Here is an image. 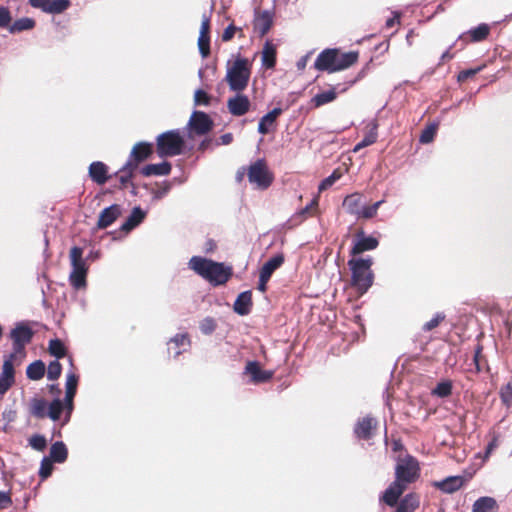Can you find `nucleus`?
I'll return each mask as SVG.
<instances>
[{
  "label": "nucleus",
  "mask_w": 512,
  "mask_h": 512,
  "mask_svg": "<svg viewBox=\"0 0 512 512\" xmlns=\"http://www.w3.org/2000/svg\"><path fill=\"white\" fill-rule=\"evenodd\" d=\"M71 5L70 0H49L46 12L48 14H60Z\"/></svg>",
  "instance_id": "nucleus-43"
},
{
  "label": "nucleus",
  "mask_w": 512,
  "mask_h": 512,
  "mask_svg": "<svg viewBox=\"0 0 512 512\" xmlns=\"http://www.w3.org/2000/svg\"><path fill=\"white\" fill-rule=\"evenodd\" d=\"M52 461L58 464L64 463L68 458V449L63 441H56L50 447L49 456Z\"/></svg>",
  "instance_id": "nucleus-30"
},
{
  "label": "nucleus",
  "mask_w": 512,
  "mask_h": 512,
  "mask_svg": "<svg viewBox=\"0 0 512 512\" xmlns=\"http://www.w3.org/2000/svg\"><path fill=\"white\" fill-rule=\"evenodd\" d=\"M370 126L371 127H370V130L368 131V133H366V135L363 137V139L358 144H356V146L354 147L355 152L359 151L360 149H362L364 147L370 146L377 141L378 124L374 120L370 123Z\"/></svg>",
  "instance_id": "nucleus-38"
},
{
  "label": "nucleus",
  "mask_w": 512,
  "mask_h": 512,
  "mask_svg": "<svg viewBox=\"0 0 512 512\" xmlns=\"http://www.w3.org/2000/svg\"><path fill=\"white\" fill-rule=\"evenodd\" d=\"M251 64L247 58L238 56L233 65L227 68L225 80L231 91L242 92L248 86Z\"/></svg>",
  "instance_id": "nucleus-4"
},
{
  "label": "nucleus",
  "mask_w": 512,
  "mask_h": 512,
  "mask_svg": "<svg viewBox=\"0 0 512 512\" xmlns=\"http://www.w3.org/2000/svg\"><path fill=\"white\" fill-rule=\"evenodd\" d=\"M190 129L189 136L194 133L202 136L207 134L213 128V121L209 115L202 111H194L187 124Z\"/></svg>",
  "instance_id": "nucleus-10"
},
{
  "label": "nucleus",
  "mask_w": 512,
  "mask_h": 512,
  "mask_svg": "<svg viewBox=\"0 0 512 512\" xmlns=\"http://www.w3.org/2000/svg\"><path fill=\"white\" fill-rule=\"evenodd\" d=\"M244 374L250 376V380L253 383H265L273 377V372L269 370H263L258 361H248Z\"/></svg>",
  "instance_id": "nucleus-16"
},
{
  "label": "nucleus",
  "mask_w": 512,
  "mask_h": 512,
  "mask_svg": "<svg viewBox=\"0 0 512 512\" xmlns=\"http://www.w3.org/2000/svg\"><path fill=\"white\" fill-rule=\"evenodd\" d=\"M385 202V200H379L370 206H363L361 209V217L365 219L373 218L379 209V207Z\"/></svg>",
  "instance_id": "nucleus-51"
},
{
  "label": "nucleus",
  "mask_w": 512,
  "mask_h": 512,
  "mask_svg": "<svg viewBox=\"0 0 512 512\" xmlns=\"http://www.w3.org/2000/svg\"><path fill=\"white\" fill-rule=\"evenodd\" d=\"M465 478L460 475L448 476L441 481H435L433 486L446 494H452L463 487Z\"/></svg>",
  "instance_id": "nucleus-18"
},
{
  "label": "nucleus",
  "mask_w": 512,
  "mask_h": 512,
  "mask_svg": "<svg viewBox=\"0 0 512 512\" xmlns=\"http://www.w3.org/2000/svg\"><path fill=\"white\" fill-rule=\"evenodd\" d=\"M498 505L494 498L483 496L478 498L472 507V512H497Z\"/></svg>",
  "instance_id": "nucleus-33"
},
{
  "label": "nucleus",
  "mask_w": 512,
  "mask_h": 512,
  "mask_svg": "<svg viewBox=\"0 0 512 512\" xmlns=\"http://www.w3.org/2000/svg\"><path fill=\"white\" fill-rule=\"evenodd\" d=\"M437 131V124L432 123L428 125L422 132L419 137V141L422 144H428L433 141Z\"/></svg>",
  "instance_id": "nucleus-48"
},
{
  "label": "nucleus",
  "mask_w": 512,
  "mask_h": 512,
  "mask_svg": "<svg viewBox=\"0 0 512 512\" xmlns=\"http://www.w3.org/2000/svg\"><path fill=\"white\" fill-rule=\"evenodd\" d=\"M269 277L267 275L260 272L259 274V281H258V290L261 292H265L267 289V283L269 281Z\"/></svg>",
  "instance_id": "nucleus-64"
},
{
  "label": "nucleus",
  "mask_w": 512,
  "mask_h": 512,
  "mask_svg": "<svg viewBox=\"0 0 512 512\" xmlns=\"http://www.w3.org/2000/svg\"><path fill=\"white\" fill-rule=\"evenodd\" d=\"M482 350H483L482 345L477 344L475 347L474 356H473V364L475 366L476 373H479L482 371V368H481Z\"/></svg>",
  "instance_id": "nucleus-59"
},
{
  "label": "nucleus",
  "mask_w": 512,
  "mask_h": 512,
  "mask_svg": "<svg viewBox=\"0 0 512 512\" xmlns=\"http://www.w3.org/2000/svg\"><path fill=\"white\" fill-rule=\"evenodd\" d=\"M36 25L34 19L29 17H23L15 20L13 23L11 22L8 26V30L11 34L20 33L23 31L32 30Z\"/></svg>",
  "instance_id": "nucleus-36"
},
{
  "label": "nucleus",
  "mask_w": 512,
  "mask_h": 512,
  "mask_svg": "<svg viewBox=\"0 0 512 512\" xmlns=\"http://www.w3.org/2000/svg\"><path fill=\"white\" fill-rule=\"evenodd\" d=\"M189 346L190 339L187 333L176 334L168 342V352H173V358H177Z\"/></svg>",
  "instance_id": "nucleus-23"
},
{
  "label": "nucleus",
  "mask_w": 512,
  "mask_h": 512,
  "mask_svg": "<svg viewBox=\"0 0 512 512\" xmlns=\"http://www.w3.org/2000/svg\"><path fill=\"white\" fill-rule=\"evenodd\" d=\"M283 263V254H276L264 263L260 272L267 275V277L271 278L274 271H276Z\"/></svg>",
  "instance_id": "nucleus-39"
},
{
  "label": "nucleus",
  "mask_w": 512,
  "mask_h": 512,
  "mask_svg": "<svg viewBox=\"0 0 512 512\" xmlns=\"http://www.w3.org/2000/svg\"><path fill=\"white\" fill-rule=\"evenodd\" d=\"M78 380H79L78 375H76L73 371H70L67 374L66 384H65L66 393H65L64 400H62L63 403L65 404L67 413L63 420V425L67 424L70 420V416L73 411V400H74V397L77 392Z\"/></svg>",
  "instance_id": "nucleus-12"
},
{
  "label": "nucleus",
  "mask_w": 512,
  "mask_h": 512,
  "mask_svg": "<svg viewBox=\"0 0 512 512\" xmlns=\"http://www.w3.org/2000/svg\"><path fill=\"white\" fill-rule=\"evenodd\" d=\"M34 336V331L25 322L16 323L10 331V338L13 341V352L25 355V346L29 344Z\"/></svg>",
  "instance_id": "nucleus-8"
},
{
  "label": "nucleus",
  "mask_w": 512,
  "mask_h": 512,
  "mask_svg": "<svg viewBox=\"0 0 512 512\" xmlns=\"http://www.w3.org/2000/svg\"><path fill=\"white\" fill-rule=\"evenodd\" d=\"M89 177L98 185L105 184L108 179V166L102 161H94L88 169Z\"/></svg>",
  "instance_id": "nucleus-21"
},
{
  "label": "nucleus",
  "mask_w": 512,
  "mask_h": 512,
  "mask_svg": "<svg viewBox=\"0 0 512 512\" xmlns=\"http://www.w3.org/2000/svg\"><path fill=\"white\" fill-rule=\"evenodd\" d=\"M340 177H341V173L338 170L333 171V173L331 175L324 178L320 182V184L318 186L319 191H324V190L330 188L337 180L340 179Z\"/></svg>",
  "instance_id": "nucleus-53"
},
{
  "label": "nucleus",
  "mask_w": 512,
  "mask_h": 512,
  "mask_svg": "<svg viewBox=\"0 0 512 512\" xmlns=\"http://www.w3.org/2000/svg\"><path fill=\"white\" fill-rule=\"evenodd\" d=\"M188 265L190 269L213 286L224 285L233 274L231 266L201 256H193Z\"/></svg>",
  "instance_id": "nucleus-1"
},
{
  "label": "nucleus",
  "mask_w": 512,
  "mask_h": 512,
  "mask_svg": "<svg viewBox=\"0 0 512 512\" xmlns=\"http://www.w3.org/2000/svg\"><path fill=\"white\" fill-rule=\"evenodd\" d=\"M29 445L36 451L42 452L47 447V440L41 434H34L29 438Z\"/></svg>",
  "instance_id": "nucleus-49"
},
{
  "label": "nucleus",
  "mask_w": 512,
  "mask_h": 512,
  "mask_svg": "<svg viewBox=\"0 0 512 512\" xmlns=\"http://www.w3.org/2000/svg\"><path fill=\"white\" fill-rule=\"evenodd\" d=\"M121 214L122 207L119 204H112L104 208L99 215L97 228L106 229L112 225Z\"/></svg>",
  "instance_id": "nucleus-17"
},
{
  "label": "nucleus",
  "mask_w": 512,
  "mask_h": 512,
  "mask_svg": "<svg viewBox=\"0 0 512 512\" xmlns=\"http://www.w3.org/2000/svg\"><path fill=\"white\" fill-rule=\"evenodd\" d=\"M395 507V512H414L419 507V498L414 493L406 494Z\"/></svg>",
  "instance_id": "nucleus-32"
},
{
  "label": "nucleus",
  "mask_w": 512,
  "mask_h": 512,
  "mask_svg": "<svg viewBox=\"0 0 512 512\" xmlns=\"http://www.w3.org/2000/svg\"><path fill=\"white\" fill-rule=\"evenodd\" d=\"M64 409H66L65 404L59 397H56L48 404L47 417L52 421H58Z\"/></svg>",
  "instance_id": "nucleus-41"
},
{
  "label": "nucleus",
  "mask_w": 512,
  "mask_h": 512,
  "mask_svg": "<svg viewBox=\"0 0 512 512\" xmlns=\"http://www.w3.org/2000/svg\"><path fill=\"white\" fill-rule=\"evenodd\" d=\"M62 372V365L58 360L51 361L47 369V378L49 380H57Z\"/></svg>",
  "instance_id": "nucleus-50"
},
{
  "label": "nucleus",
  "mask_w": 512,
  "mask_h": 512,
  "mask_svg": "<svg viewBox=\"0 0 512 512\" xmlns=\"http://www.w3.org/2000/svg\"><path fill=\"white\" fill-rule=\"evenodd\" d=\"M372 257L351 258L348 266L351 270V285L360 293H366L374 282V273L371 269Z\"/></svg>",
  "instance_id": "nucleus-3"
},
{
  "label": "nucleus",
  "mask_w": 512,
  "mask_h": 512,
  "mask_svg": "<svg viewBox=\"0 0 512 512\" xmlns=\"http://www.w3.org/2000/svg\"><path fill=\"white\" fill-rule=\"evenodd\" d=\"M194 102L195 105L208 106L210 104V97L204 90L197 89L194 93Z\"/></svg>",
  "instance_id": "nucleus-56"
},
{
  "label": "nucleus",
  "mask_w": 512,
  "mask_h": 512,
  "mask_svg": "<svg viewBox=\"0 0 512 512\" xmlns=\"http://www.w3.org/2000/svg\"><path fill=\"white\" fill-rule=\"evenodd\" d=\"M48 402L44 398L33 397L29 403L30 414L37 418L43 419L47 417Z\"/></svg>",
  "instance_id": "nucleus-31"
},
{
  "label": "nucleus",
  "mask_w": 512,
  "mask_h": 512,
  "mask_svg": "<svg viewBox=\"0 0 512 512\" xmlns=\"http://www.w3.org/2000/svg\"><path fill=\"white\" fill-rule=\"evenodd\" d=\"M379 246V240L371 235H366L363 230H359L354 235L353 246L350 249V255H360L366 251H372Z\"/></svg>",
  "instance_id": "nucleus-11"
},
{
  "label": "nucleus",
  "mask_w": 512,
  "mask_h": 512,
  "mask_svg": "<svg viewBox=\"0 0 512 512\" xmlns=\"http://www.w3.org/2000/svg\"><path fill=\"white\" fill-rule=\"evenodd\" d=\"M12 22V14L8 7L0 5V28H8Z\"/></svg>",
  "instance_id": "nucleus-54"
},
{
  "label": "nucleus",
  "mask_w": 512,
  "mask_h": 512,
  "mask_svg": "<svg viewBox=\"0 0 512 512\" xmlns=\"http://www.w3.org/2000/svg\"><path fill=\"white\" fill-rule=\"evenodd\" d=\"M237 29L238 28L233 24H229L222 34V40L225 42L230 41L234 37V34L237 31Z\"/></svg>",
  "instance_id": "nucleus-61"
},
{
  "label": "nucleus",
  "mask_w": 512,
  "mask_h": 512,
  "mask_svg": "<svg viewBox=\"0 0 512 512\" xmlns=\"http://www.w3.org/2000/svg\"><path fill=\"white\" fill-rule=\"evenodd\" d=\"M252 308V292L250 290L241 292L234 304L233 309L235 313L240 316L248 315L251 312Z\"/></svg>",
  "instance_id": "nucleus-24"
},
{
  "label": "nucleus",
  "mask_w": 512,
  "mask_h": 512,
  "mask_svg": "<svg viewBox=\"0 0 512 512\" xmlns=\"http://www.w3.org/2000/svg\"><path fill=\"white\" fill-rule=\"evenodd\" d=\"M55 462L52 461L50 458H48L47 456H44L41 460V463H40V469H39V476L41 477V479H47L48 477L51 476L52 472H53V464Z\"/></svg>",
  "instance_id": "nucleus-46"
},
{
  "label": "nucleus",
  "mask_w": 512,
  "mask_h": 512,
  "mask_svg": "<svg viewBox=\"0 0 512 512\" xmlns=\"http://www.w3.org/2000/svg\"><path fill=\"white\" fill-rule=\"evenodd\" d=\"M318 204V200L316 198H313L309 204H307L304 208H302L296 215L295 217L296 218H301L304 219V217L306 216V214L309 212V210Z\"/></svg>",
  "instance_id": "nucleus-62"
},
{
  "label": "nucleus",
  "mask_w": 512,
  "mask_h": 512,
  "mask_svg": "<svg viewBox=\"0 0 512 512\" xmlns=\"http://www.w3.org/2000/svg\"><path fill=\"white\" fill-rule=\"evenodd\" d=\"M153 152V144L149 142H138L131 150L125 168H138V165L148 159Z\"/></svg>",
  "instance_id": "nucleus-13"
},
{
  "label": "nucleus",
  "mask_w": 512,
  "mask_h": 512,
  "mask_svg": "<svg viewBox=\"0 0 512 512\" xmlns=\"http://www.w3.org/2000/svg\"><path fill=\"white\" fill-rule=\"evenodd\" d=\"M210 17L207 15L202 16V23L198 38V50L202 58H207L210 55Z\"/></svg>",
  "instance_id": "nucleus-15"
},
{
  "label": "nucleus",
  "mask_w": 512,
  "mask_h": 512,
  "mask_svg": "<svg viewBox=\"0 0 512 512\" xmlns=\"http://www.w3.org/2000/svg\"><path fill=\"white\" fill-rule=\"evenodd\" d=\"M251 107L249 98L237 92L233 97H230L227 101V108L231 115L240 117L245 115Z\"/></svg>",
  "instance_id": "nucleus-14"
},
{
  "label": "nucleus",
  "mask_w": 512,
  "mask_h": 512,
  "mask_svg": "<svg viewBox=\"0 0 512 512\" xmlns=\"http://www.w3.org/2000/svg\"><path fill=\"white\" fill-rule=\"evenodd\" d=\"M49 353L56 358V360L63 358L66 355V347L64 343L58 339H51L48 347Z\"/></svg>",
  "instance_id": "nucleus-42"
},
{
  "label": "nucleus",
  "mask_w": 512,
  "mask_h": 512,
  "mask_svg": "<svg viewBox=\"0 0 512 512\" xmlns=\"http://www.w3.org/2000/svg\"><path fill=\"white\" fill-rule=\"evenodd\" d=\"M70 261L72 270L69 275L70 284L75 289L86 287V277L88 273V266L86 259L83 258V248L74 246L70 250Z\"/></svg>",
  "instance_id": "nucleus-6"
},
{
  "label": "nucleus",
  "mask_w": 512,
  "mask_h": 512,
  "mask_svg": "<svg viewBox=\"0 0 512 512\" xmlns=\"http://www.w3.org/2000/svg\"><path fill=\"white\" fill-rule=\"evenodd\" d=\"M273 12L270 10H264L262 13L255 19L254 28L259 33L261 37L266 35L273 25Z\"/></svg>",
  "instance_id": "nucleus-25"
},
{
  "label": "nucleus",
  "mask_w": 512,
  "mask_h": 512,
  "mask_svg": "<svg viewBox=\"0 0 512 512\" xmlns=\"http://www.w3.org/2000/svg\"><path fill=\"white\" fill-rule=\"evenodd\" d=\"M343 206L346 209L347 213L351 215H355L358 218L361 217V197L359 194H351L345 197L343 201Z\"/></svg>",
  "instance_id": "nucleus-35"
},
{
  "label": "nucleus",
  "mask_w": 512,
  "mask_h": 512,
  "mask_svg": "<svg viewBox=\"0 0 512 512\" xmlns=\"http://www.w3.org/2000/svg\"><path fill=\"white\" fill-rule=\"evenodd\" d=\"M482 70V67L479 66L477 68H470V69H466V70H462L459 72L458 76H457V80L459 82H464L466 81L467 79L475 76L478 72H480Z\"/></svg>",
  "instance_id": "nucleus-58"
},
{
  "label": "nucleus",
  "mask_w": 512,
  "mask_h": 512,
  "mask_svg": "<svg viewBox=\"0 0 512 512\" xmlns=\"http://www.w3.org/2000/svg\"><path fill=\"white\" fill-rule=\"evenodd\" d=\"M419 477V463L410 455L405 458H399L395 467V481L407 485L414 482Z\"/></svg>",
  "instance_id": "nucleus-7"
},
{
  "label": "nucleus",
  "mask_w": 512,
  "mask_h": 512,
  "mask_svg": "<svg viewBox=\"0 0 512 512\" xmlns=\"http://www.w3.org/2000/svg\"><path fill=\"white\" fill-rule=\"evenodd\" d=\"M357 51L340 53L336 48L323 50L314 62V68L318 71L333 73L349 68L358 60Z\"/></svg>",
  "instance_id": "nucleus-2"
},
{
  "label": "nucleus",
  "mask_w": 512,
  "mask_h": 512,
  "mask_svg": "<svg viewBox=\"0 0 512 512\" xmlns=\"http://www.w3.org/2000/svg\"><path fill=\"white\" fill-rule=\"evenodd\" d=\"M28 3L31 7L41 9L43 12H46L49 0H28Z\"/></svg>",
  "instance_id": "nucleus-63"
},
{
  "label": "nucleus",
  "mask_w": 512,
  "mask_h": 512,
  "mask_svg": "<svg viewBox=\"0 0 512 512\" xmlns=\"http://www.w3.org/2000/svg\"><path fill=\"white\" fill-rule=\"evenodd\" d=\"M452 388H453L452 381H450V380L441 381L432 390V395L440 397V398H446L451 395Z\"/></svg>",
  "instance_id": "nucleus-44"
},
{
  "label": "nucleus",
  "mask_w": 512,
  "mask_h": 512,
  "mask_svg": "<svg viewBox=\"0 0 512 512\" xmlns=\"http://www.w3.org/2000/svg\"><path fill=\"white\" fill-rule=\"evenodd\" d=\"M405 490V485L394 480L383 492L381 500L389 507H395Z\"/></svg>",
  "instance_id": "nucleus-20"
},
{
  "label": "nucleus",
  "mask_w": 512,
  "mask_h": 512,
  "mask_svg": "<svg viewBox=\"0 0 512 512\" xmlns=\"http://www.w3.org/2000/svg\"><path fill=\"white\" fill-rule=\"evenodd\" d=\"M377 421L371 416L359 419L354 426V434L358 439L368 440L372 437V430L376 427Z\"/></svg>",
  "instance_id": "nucleus-19"
},
{
  "label": "nucleus",
  "mask_w": 512,
  "mask_h": 512,
  "mask_svg": "<svg viewBox=\"0 0 512 512\" xmlns=\"http://www.w3.org/2000/svg\"><path fill=\"white\" fill-rule=\"evenodd\" d=\"M172 169L171 164L168 161H163L157 164H147L141 169V174L149 177V176H165L170 174Z\"/></svg>",
  "instance_id": "nucleus-27"
},
{
  "label": "nucleus",
  "mask_w": 512,
  "mask_h": 512,
  "mask_svg": "<svg viewBox=\"0 0 512 512\" xmlns=\"http://www.w3.org/2000/svg\"><path fill=\"white\" fill-rule=\"evenodd\" d=\"M283 110L280 107L273 108L270 112L260 118L258 124V133L266 135L269 133V126L276 122L278 116L282 114Z\"/></svg>",
  "instance_id": "nucleus-28"
},
{
  "label": "nucleus",
  "mask_w": 512,
  "mask_h": 512,
  "mask_svg": "<svg viewBox=\"0 0 512 512\" xmlns=\"http://www.w3.org/2000/svg\"><path fill=\"white\" fill-rule=\"evenodd\" d=\"M12 505L10 492L0 491V510L6 509Z\"/></svg>",
  "instance_id": "nucleus-60"
},
{
  "label": "nucleus",
  "mask_w": 512,
  "mask_h": 512,
  "mask_svg": "<svg viewBox=\"0 0 512 512\" xmlns=\"http://www.w3.org/2000/svg\"><path fill=\"white\" fill-rule=\"evenodd\" d=\"M146 214L147 212L144 211L140 206H135L132 209L130 215L120 226V231L129 233L144 221Z\"/></svg>",
  "instance_id": "nucleus-22"
},
{
  "label": "nucleus",
  "mask_w": 512,
  "mask_h": 512,
  "mask_svg": "<svg viewBox=\"0 0 512 512\" xmlns=\"http://www.w3.org/2000/svg\"><path fill=\"white\" fill-rule=\"evenodd\" d=\"M170 189H171V183L165 181L164 185L160 189L152 191V199L154 201L162 199L163 197H165L168 194Z\"/></svg>",
  "instance_id": "nucleus-57"
},
{
  "label": "nucleus",
  "mask_w": 512,
  "mask_h": 512,
  "mask_svg": "<svg viewBox=\"0 0 512 512\" xmlns=\"http://www.w3.org/2000/svg\"><path fill=\"white\" fill-rule=\"evenodd\" d=\"M45 364L42 360H36L28 365L26 375L30 380H40L45 374Z\"/></svg>",
  "instance_id": "nucleus-40"
},
{
  "label": "nucleus",
  "mask_w": 512,
  "mask_h": 512,
  "mask_svg": "<svg viewBox=\"0 0 512 512\" xmlns=\"http://www.w3.org/2000/svg\"><path fill=\"white\" fill-rule=\"evenodd\" d=\"M17 355V353L12 352L9 355L5 356L2 366V372L0 374V377L9 381V383H11L12 385L15 381L14 360Z\"/></svg>",
  "instance_id": "nucleus-34"
},
{
  "label": "nucleus",
  "mask_w": 512,
  "mask_h": 512,
  "mask_svg": "<svg viewBox=\"0 0 512 512\" xmlns=\"http://www.w3.org/2000/svg\"><path fill=\"white\" fill-rule=\"evenodd\" d=\"M249 182L254 183L261 189H267L273 181V176L269 172L263 159H258L252 163L248 169Z\"/></svg>",
  "instance_id": "nucleus-9"
},
{
  "label": "nucleus",
  "mask_w": 512,
  "mask_h": 512,
  "mask_svg": "<svg viewBox=\"0 0 512 512\" xmlns=\"http://www.w3.org/2000/svg\"><path fill=\"white\" fill-rule=\"evenodd\" d=\"M490 32V27L481 23L477 27L470 29L467 33H463L458 37L457 41H462L463 43L467 42V34L470 36L473 42H480L488 36Z\"/></svg>",
  "instance_id": "nucleus-26"
},
{
  "label": "nucleus",
  "mask_w": 512,
  "mask_h": 512,
  "mask_svg": "<svg viewBox=\"0 0 512 512\" xmlns=\"http://www.w3.org/2000/svg\"><path fill=\"white\" fill-rule=\"evenodd\" d=\"M136 169L132 167L125 168V164L116 172V176L119 179V182L124 187L126 186L132 179L134 172Z\"/></svg>",
  "instance_id": "nucleus-47"
},
{
  "label": "nucleus",
  "mask_w": 512,
  "mask_h": 512,
  "mask_svg": "<svg viewBox=\"0 0 512 512\" xmlns=\"http://www.w3.org/2000/svg\"><path fill=\"white\" fill-rule=\"evenodd\" d=\"M500 398L503 404L510 406L512 403V383L506 384L500 390Z\"/></svg>",
  "instance_id": "nucleus-55"
},
{
  "label": "nucleus",
  "mask_w": 512,
  "mask_h": 512,
  "mask_svg": "<svg viewBox=\"0 0 512 512\" xmlns=\"http://www.w3.org/2000/svg\"><path fill=\"white\" fill-rule=\"evenodd\" d=\"M276 46L269 40H267L262 50V66L266 69H273L276 65Z\"/></svg>",
  "instance_id": "nucleus-29"
},
{
  "label": "nucleus",
  "mask_w": 512,
  "mask_h": 512,
  "mask_svg": "<svg viewBox=\"0 0 512 512\" xmlns=\"http://www.w3.org/2000/svg\"><path fill=\"white\" fill-rule=\"evenodd\" d=\"M185 140L179 129L161 133L156 138L157 154L161 158L178 156L183 153Z\"/></svg>",
  "instance_id": "nucleus-5"
},
{
  "label": "nucleus",
  "mask_w": 512,
  "mask_h": 512,
  "mask_svg": "<svg viewBox=\"0 0 512 512\" xmlns=\"http://www.w3.org/2000/svg\"><path fill=\"white\" fill-rule=\"evenodd\" d=\"M217 328V323L214 318L207 316L200 321L199 329L204 335H211Z\"/></svg>",
  "instance_id": "nucleus-45"
},
{
  "label": "nucleus",
  "mask_w": 512,
  "mask_h": 512,
  "mask_svg": "<svg viewBox=\"0 0 512 512\" xmlns=\"http://www.w3.org/2000/svg\"><path fill=\"white\" fill-rule=\"evenodd\" d=\"M337 95H338L337 87H333L327 91L317 93L312 98L311 101L315 107H321L325 104H328V103L334 101L337 98Z\"/></svg>",
  "instance_id": "nucleus-37"
},
{
  "label": "nucleus",
  "mask_w": 512,
  "mask_h": 512,
  "mask_svg": "<svg viewBox=\"0 0 512 512\" xmlns=\"http://www.w3.org/2000/svg\"><path fill=\"white\" fill-rule=\"evenodd\" d=\"M445 317L446 316L443 312H437L429 321L423 325L422 330L425 332L433 330L445 319Z\"/></svg>",
  "instance_id": "nucleus-52"
}]
</instances>
